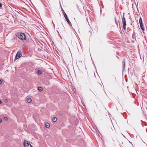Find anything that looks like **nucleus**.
Segmentation results:
<instances>
[{"mask_svg":"<svg viewBox=\"0 0 147 147\" xmlns=\"http://www.w3.org/2000/svg\"><path fill=\"white\" fill-rule=\"evenodd\" d=\"M16 36L22 40H24L26 39L25 34L22 33H17Z\"/></svg>","mask_w":147,"mask_h":147,"instance_id":"1","label":"nucleus"},{"mask_svg":"<svg viewBox=\"0 0 147 147\" xmlns=\"http://www.w3.org/2000/svg\"><path fill=\"white\" fill-rule=\"evenodd\" d=\"M23 144L25 147H32L29 141L25 140Z\"/></svg>","mask_w":147,"mask_h":147,"instance_id":"2","label":"nucleus"},{"mask_svg":"<svg viewBox=\"0 0 147 147\" xmlns=\"http://www.w3.org/2000/svg\"><path fill=\"white\" fill-rule=\"evenodd\" d=\"M139 23L140 24V26L141 29L143 31L144 30V26L142 24V18L140 17L139 19Z\"/></svg>","mask_w":147,"mask_h":147,"instance_id":"3","label":"nucleus"},{"mask_svg":"<svg viewBox=\"0 0 147 147\" xmlns=\"http://www.w3.org/2000/svg\"><path fill=\"white\" fill-rule=\"evenodd\" d=\"M22 52L20 51H18L16 56L15 60L16 59H17L21 57L22 56Z\"/></svg>","mask_w":147,"mask_h":147,"instance_id":"4","label":"nucleus"},{"mask_svg":"<svg viewBox=\"0 0 147 147\" xmlns=\"http://www.w3.org/2000/svg\"><path fill=\"white\" fill-rule=\"evenodd\" d=\"M64 16L65 19L67 21V22L69 24V25H70V26H72L71 24V22H70L66 14H65L64 15Z\"/></svg>","mask_w":147,"mask_h":147,"instance_id":"5","label":"nucleus"},{"mask_svg":"<svg viewBox=\"0 0 147 147\" xmlns=\"http://www.w3.org/2000/svg\"><path fill=\"white\" fill-rule=\"evenodd\" d=\"M122 22L123 25H126V20L124 15H123V17L122 19Z\"/></svg>","mask_w":147,"mask_h":147,"instance_id":"6","label":"nucleus"},{"mask_svg":"<svg viewBox=\"0 0 147 147\" xmlns=\"http://www.w3.org/2000/svg\"><path fill=\"white\" fill-rule=\"evenodd\" d=\"M117 18H118V19H119V16H118L115 17V24H116L117 25V27H118V22H117V20H116V19H117Z\"/></svg>","mask_w":147,"mask_h":147,"instance_id":"7","label":"nucleus"},{"mask_svg":"<svg viewBox=\"0 0 147 147\" xmlns=\"http://www.w3.org/2000/svg\"><path fill=\"white\" fill-rule=\"evenodd\" d=\"M135 34H135V33L134 32L133 33V34H132V38L134 40H136V36H135Z\"/></svg>","mask_w":147,"mask_h":147,"instance_id":"8","label":"nucleus"},{"mask_svg":"<svg viewBox=\"0 0 147 147\" xmlns=\"http://www.w3.org/2000/svg\"><path fill=\"white\" fill-rule=\"evenodd\" d=\"M45 127L47 128H49L50 127V124L48 123H46L45 124Z\"/></svg>","mask_w":147,"mask_h":147,"instance_id":"9","label":"nucleus"},{"mask_svg":"<svg viewBox=\"0 0 147 147\" xmlns=\"http://www.w3.org/2000/svg\"><path fill=\"white\" fill-rule=\"evenodd\" d=\"M27 102L28 103H30L32 101V100L30 98H28L27 99Z\"/></svg>","mask_w":147,"mask_h":147,"instance_id":"10","label":"nucleus"},{"mask_svg":"<svg viewBox=\"0 0 147 147\" xmlns=\"http://www.w3.org/2000/svg\"><path fill=\"white\" fill-rule=\"evenodd\" d=\"M52 120H53V121L54 122H56L57 120V118L56 117H53L52 119Z\"/></svg>","mask_w":147,"mask_h":147,"instance_id":"11","label":"nucleus"},{"mask_svg":"<svg viewBox=\"0 0 147 147\" xmlns=\"http://www.w3.org/2000/svg\"><path fill=\"white\" fill-rule=\"evenodd\" d=\"M38 90L40 92H41L42 91L43 89L41 87H38Z\"/></svg>","mask_w":147,"mask_h":147,"instance_id":"12","label":"nucleus"},{"mask_svg":"<svg viewBox=\"0 0 147 147\" xmlns=\"http://www.w3.org/2000/svg\"><path fill=\"white\" fill-rule=\"evenodd\" d=\"M37 73L39 75H41L42 74V72L41 71L38 70L37 71Z\"/></svg>","mask_w":147,"mask_h":147,"instance_id":"13","label":"nucleus"},{"mask_svg":"<svg viewBox=\"0 0 147 147\" xmlns=\"http://www.w3.org/2000/svg\"><path fill=\"white\" fill-rule=\"evenodd\" d=\"M123 70L124 69L125 67V62L124 61H123Z\"/></svg>","mask_w":147,"mask_h":147,"instance_id":"14","label":"nucleus"},{"mask_svg":"<svg viewBox=\"0 0 147 147\" xmlns=\"http://www.w3.org/2000/svg\"><path fill=\"white\" fill-rule=\"evenodd\" d=\"M126 25H123V28L124 30H126Z\"/></svg>","mask_w":147,"mask_h":147,"instance_id":"15","label":"nucleus"},{"mask_svg":"<svg viewBox=\"0 0 147 147\" xmlns=\"http://www.w3.org/2000/svg\"><path fill=\"white\" fill-rule=\"evenodd\" d=\"M62 11L63 14L64 16V15L65 14H66L65 13V12L63 10V9H62Z\"/></svg>","mask_w":147,"mask_h":147,"instance_id":"16","label":"nucleus"},{"mask_svg":"<svg viewBox=\"0 0 147 147\" xmlns=\"http://www.w3.org/2000/svg\"><path fill=\"white\" fill-rule=\"evenodd\" d=\"M3 118H4V119L5 120L7 121L8 120V119H7V117H4Z\"/></svg>","mask_w":147,"mask_h":147,"instance_id":"17","label":"nucleus"},{"mask_svg":"<svg viewBox=\"0 0 147 147\" xmlns=\"http://www.w3.org/2000/svg\"><path fill=\"white\" fill-rule=\"evenodd\" d=\"M2 7V4L0 3V7Z\"/></svg>","mask_w":147,"mask_h":147,"instance_id":"18","label":"nucleus"},{"mask_svg":"<svg viewBox=\"0 0 147 147\" xmlns=\"http://www.w3.org/2000/svg\"><path fill=\"white\" fill-rule=\"evenodd\" d=\"M2 82V81L1 80H0V84H1Z\"/></svg>","mask_w":147,"mask_h":147,"instance_id":"19","label":"nucleus"},{"mask_svg":"<svg viewBox=\"0 0 147 147\" xmlns=\"http://www.w3.org/2000/svg\"><path fill=\"white\" fill-rule=\"evenodd\" d=\"M2 121V119L0 118V123H1Z\"/></svg>","mask_w":147,"mask_h":147,"instance_id":"20","label":"nucleus"},{"mask_svg":"<svg viewBox=\"0 0 147 147\" xmlns=\"http://www.w3.org/2000/svg\"><path fill=\"white\" fill-rule=\"evenodd\" d=\"M5 102H7V99H5Z\"/></svg>","mask_w":147,"mask_h":147,"instance_id":"21","label":"nucleus"},{"mask_svg":"<svg viewBox=\"0 0 147 147\" xmlns=\"http://www.w3.org/2000/svg\"><path fill=\"white\" fill-rule=\"evenodd\" d=\"M1 103H2V101H1V100H0V104H1Z\"/></svg>","mask_w":147,"mask_h":147,"instance_id":"22","label":"nucleus"},{"mask_svg":"<svg viewBox=\"0 0 147 147\" xmlns=\"http://www.w3.org/2000/svg\"><path fill=\"white\" fill-rule=\"evenodd\" d=\"M113 141H115V140H113Z\"/></svg>","mask_w":147,"mask_h":147,"instance_id":"23","label":"nucleus"}]
</instances>
